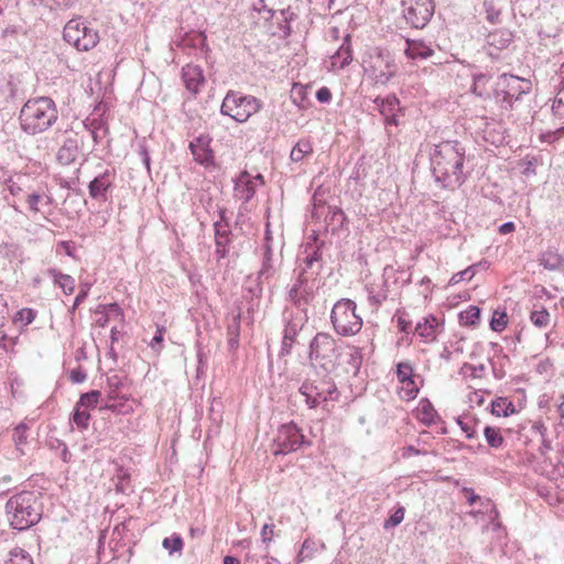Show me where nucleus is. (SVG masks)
Segmentation results:
<instances>
[{"label": "nucleus", "instance_id": "obj_1", "mask_svg": "<svg viewBox=\"0 0 564 564\" xmlns=\"http://www.w3.org/2000/svg\"><path fill=\"white\" fill-rule=\"evenodd\" d=\"M466 149L458 141H444L434 145L430 154V170L440 188L455 189L462 186L469 172L465 171Z\"/></svg>", "mask_w": 564, "mask_h": 564}, {"label": "nucleus", "instance_id": "obj_2", "mask_svg": "<svg viewBox=\"0 0 564 564\" xmlns=\"http://www.w3.org/2000/svg\"><path fill=\"white\" fill-rule=\"evenodd\" d=\"M6 516L10 527L24 531L37 524L43 516L42 496L36 491L23 490L6 503Z\"/></svg>", "mask_w": 564, "mask_h": 564}, {"label": "nucleus", "instance_id": "obj_3", "mask_svg": "<svg viewBox=\"0 0 564 564\" xmlns=\"http://www.w3.org/2000/svg\"><path fill=\"white\" fill-rule=\"evenodd\" d=\"M57 119L55 101L50 97L29 99L21 108L19 116L21 129L31 135L48 130Z\"/></svg>", "mask_w": 564, "mask_h": 564}, {"label": "nucleus", "instance_id": "obj_4", "mask_svg": "<svg viewBox=\"0 0 564 564\" xmlns=\"http://www.w3.org/2000/svg\"><path fill=\"white\" fill-rule=\"evenodd\" d=\"M531 89V80L503 73L495 82L494 97L501 109L512 110Z\"/></svg>", "mask_w": 564, "mask_h": 564}, {"label": "nucleus", "instance_id": "obj_5", "mask_svg": "<svg viewBox=\"0 0 564 564\" xmlns=\"http://www.w3.org/2000/svg\"><path fill=\"white\" fill-rule=\"evenodd\" d=\"M341 346L328 333H317L310 343V360L326 373L334 371L341 356Z\"/></svg>", "mask_w": 564, "mask_h": 564}, {"label": "nucleus", "instance_id": "obj_6", "mask_svg": "<svg viewBox=\"0 0 564 564\" xmlns=\"http://www.w3.org/2000/svg\"><path fill=\"white\" fill-rule=\"evenodd\" d=\"M262 107L261 100L251 95H243L240 91L229 90L220 106L224 116L232 118L239 123L246 122Z\"/></svg>", "mask_w": 564, "mask_h": 564}, {"label": "nucleus", "instance_id": "obj_7", "mask_svg": "<svg viewBox=\"0 0 564 564\" xmlns=\"http://www.w3.org/2000/svg\"><path fill=\"white\" fill-rule=\"evenodd\" d=\"M356 303L349 299H340L334 304L330 322L338 335L348 337L359 333L362 318L356 313Z\"/></svg>", "mask_w": 564, "mask_h": 564}, {"label": "nucleus", "instance_id": "obj_8", "mask_svg": "<svg viewBox=\"0 0 564 564\" xmlns=\"http://www.w3.org/2000/svg\"><path fill=\"white\" fill-rule=\"evenodd\" d=\"M366 72L376 85H388L398 73L394 55L388 50L376 48L370 54Z\"/></svg>", "mask_w": 564, "mask_h": 564}, {"label": "nucleus", "instance_id": "obj_9", "mask_svg": "<svg viewBox=\"0 0 564 564\" xmlns=\"http://www.w3.org/2000/svg\"><path fill=\"white\" fill-rule=\"evenodd\" d=\"M64 40L77 51L87 52L99 42L98 31L88 26L82 18L69 20L63 30Z\"/></svg>", "mask_w": 564, "mask_h": 564}, {"label": "nucleus", "instance_id": "obj_10", "mask_svg": "<svg viewBox=\"0 0 564 564\" xmlns=\"http://www.w3.org/2000/svg\"><path fill=\"white\" fill-rule=\"evenodd\" d=\"M300 393L305 397V403L310 409H315L326 401L338 398L335 382L327 376L318 381L306 380L300 387Z\"/></svg>", "mask_w": 564, "mask_h": 564}, {"label": "nucleus", "instance_id": "obj_11", "mask_svg": "<svg viewBox=\"0 0 564 564\" xmlns=\"http://www.w3.org/2000/svg\"><path fill=\"white\" fill-rule=\"evenodd\" d=\"M311 441L306 440L301 429L293 422L283 424L279 427L274 437V455H286L296 452L304 446H311Z\"/></svg>", "mask_w": 564, "mask_h": 564}, {"label": "nucleus", "instance_id": "obj_12", "mask_svg": "<svg viewBox=\"0 0 564 564\" xmlns=\"http://www.w3.org/2000/svg\"><path fill=\"white\" fill-rule=\"evenodd\" d=\"M402 15L406 23L414 29H423L435 12L433 0H401Z\"/></svg>", "mask_w": 564, "mask_h": 564}, {"label": "nucleus", "instance_id": "obj_13", "mask_svg": "<svg viewBox=\"0 0 564 564\" xmlns=\"http://www.w3.org/2000/svg\"><path fill=\"white\" fill-rule=\"evenodd\" d=\"M212 141L213 138L208 133H202L195 137L188 144L194 161L205 169L216 166Z\"/></svg>", "mask_w": 564, "mask_h": 564}, {"label": "nucleus", "instance_id": "obj_14", "mask_svg": "<svg viewBox=\"0 0 564 564\" xmlns=\"http://www.w3.org/2000/svg\"><path fill=\"white\" fill-rule=\"evenodd\" d=\"M324 241H318L317 236H313V243L307 242L304 248L305 257L297 269L303 270L311 275H319L323 270L322 247Z\"/></svg>", "mask_w": 564, "mask_h": 564}, {"label": "nucleus", "instance_id": "obj_15", "mask_svg": "<svg viewBox=\"0 0 564 564\" xmlns=\"http://www.w3.org/2000/svg\"><path fill=\"white\" fill-rule=\"evenodd\" d=\"M262 248H263L262 264H261V269L258 272V278H257L258 284H257L256 290H251L253 292V294L257 296L260 295L262 292V288H261L262 281L269 280L276 272V268H275L274 259H273V251H272V235H271V231L269 230V226L267 227V230H265L264 243H263Z\"/></svg>", "mask_w": 564, "mask_h": 564}, {"label": "nucleus", "instance_id": "obj_16", "mask_svg": "<svg viewBox=\"0 0 564 564\" xmlns=\"http://www.w3.org/2000/svg\"><path fill=\"white\" fill-rule=\"evenodd\" d=\"M115 176V170L109 169L95 176L88 184L89 196L95 200L106 202L108 199L107 194L113 186Z\"/></svg>", "mask_w": 564, "mask_h": 564}, {"label": "nucleus", "instance_id": "obj_17", "mask_svg": "<svg viewBox=\"0 0 564 564\" xmlns=\"http://www.w3.org/2000/svg\"><path fill=\"white\" fill-rule=\"evenodd\" d=\"M219 215V220L214 223L215 245L218 259H224L229 252L228 247L231 242V230L229 221L225 216V210L220 209Z\"/></svg>", "mask_w": 564, "mask_h": 564}, {"label": "nucleus", "instance_id": "obj_18", "mask_svg": "<svg viewBox=\"0 0 564 564\" xmlns=\"http://www.w3.org/2000/svg\"><path fill=\"white\" fill-rule=\"evenodd\" d=\"M182 79L186 89L193 95H197L205 84L203 69L193 64H187L182 68Z\"/></svg>", "mask_w": 564, "mask_h": 564}, {"label": "nucleus", "instance_id": "obj_19", "mask_svg": "<svg viewBox=\"0 0 564 564\" xmlns=\"http://www.w3.org/2000/svg\"><path fill=\"white\" fill-rule=\"evenodd\" d=\"M254 194L256 184L253 183L252 176L247 171L241 172L235 182V197L243 203H248Z\"/></svg>", "mask_w": 564, "mask_h": 564}, {"label": "nucleus", "instance_id": "obj_20", "mask_svg": "<svg viewBox=\"0 0 564 564\" xmlns=\"http://www.w3.org/2000/svg\"><path fill=\"white\" fill-rule=\"evenodd\" d=\"M513 41V33L508 29H500L490 32L487 35V44L489 47V55L491 57L497 56L495 51H501L507 48Z\"/></svg>", "mask_w": 564, "mask_h": 564}, {"label": "nucleus", "instance_id": "obj_21", "mask_svg": "<svg viewBox=\"0 0 564 564\" xmlns=\"http://www.w3.org/2000/svg\"><path fill=\"white\" fill-rule=\"evenodd\" d=\"M79 143L77 135L67 137L57 152L58 162L65 165L73 163L79 153Z\"/></svg>", "mask_w": 564, "mask_h": 564}, {"label": "nucleus", "instance_id": "obj_22", "mask_svg": "<svg viewBox=\"0 0 564 564\" xmlns=\"http://www.w3.org/2000/svg\"><path fill=\"white\" fill-rule=\"evenodd\" d=\"M322 218H324L325 229L332 234L343 229L347 219L343 209L337 206H330Z\"/></svg>", "mask_w": 564, "mask_h": 564}, {"label": "nucleus", "instance_id": "obj_23", "mask_svg": "<svg viewBox=\"0 0 564 564\" xmlns=\"http://www.w3.org/2000/svg\"><path fill=\"white\" fill-rule=\"evenodd\" d=\"M406 47L404 54L410 59H426L433 55V50L421 40L405 41Z\"/></svg>", "mask_w": 564, "mask_h": 564}, {"label": "nucleus", "instance_id": "obj_24", "mask_svg": "<svg viewBox=\"0 0 564 564\" xmlns=\"http://www.w3.org/2000/svg\"><path fill=\"white\" fill-rule=\"evenodd\" d=\"M438 327L437 318L433 315H429L419 322L415 326V333L424 341H433L436 338V328Z\"/></svg>", "mask_w": 564, "mask_h": 564}, {"label": "nucleus", "instance_id": "obj_25", "mask_svg": "<svg viewBox=\"0 0 564 564\" xmlns=\"http://www.w3.org/2000/svg\"><path fill=\"white\" fill-rule=\"evenodd\" d=\"M350 36L347 35L345 37L344 43L336 51V53L330 57L332 66L334 68L343 69L347 65H349L352 61V51L349 42Z\"/></svg>", "mask_w": 564, "mask_h": 564}, {"label": "nucleus", "instance_id": "obj_26", "mask_svg": "<svg viewBox=\"0 0 564 564\" xmlns=\"http://www.w3.org/2000/svg\"><path fill=\"white\" fill-rule=\"evenodd\" d=\"M301 328H302V326L295 322H289L285 325L284 336L282 339V345H281V350H280V356L290 355V352L292 350V346H293L295 338Z\"/></svg>", "mask_w": 564, "mask_h": 564}, {"label": "nucleus", "instance_id": "obj_27", "mask_svg": "<svg viewBox=\"0 0 564 564\" xmlns=\"http://www.w3.org/2000/svg\"><path fill=\"white\" fill-rule=\"evenodd\" d=\"M416 417L426 426H431L438 419L433 404L427 399H422L416 408Z\"/></svg>", "mask_w": 564, "mask_h": 564}, {"label": "nucleus", "instance_id": "obj_28", "mask_svg": "<svg viewBox=\"0 0 564 564\" xmlns=\"http://www.w3.org/2000/svg\"><path fill=\"white\" fill-rule=\"evenodd\" d=\"M47 275L53 278L54 284L58 285L66 295H69L75 291V280L69 274L62 273L55 268H50L47 270Z\"/></svg>", "mask_w": 564, "mask_h": 564}, {"label": "nucleus", "instance_id": "obj_29", "mask_svg": "<svg viewBox=\"0 0 564 564\" xmlns=\"http://www.w3.org/2000/svg\"><path fill=\"white\" fill-rule=\"evenodd\" d=\"M318 275H311L305 273L303 270L297 269V278L295 283L299 288H302V294L304 296H313L316 286Z\"/></svg>", "mask_w": 564, "mask_h": 564}, {"label": "nucleus", "instance_id": "obj_30", "mask_svg": "<svg viewBox=\"0 0 564 564\" xmlns=\"http://www.w3.org/2000/svg\"><path fill=\"white\" fill-rule=\"evenodd\" d=\"M313 153V145L308 139H300L292 148L290 159L294 163H299L307 155Z\"/></svg>", "mask_w": 564, "mask_h": 564}, {"label": "nucleus", "instance_id": "obj_31", "mask_svg": "<svg viewBox=\"0 0 564 564\" xmlns=\"http://www.w3.org/2000/svg\"><path fill=\"white\" fill-rule=\"evenodd\" d=\"M563 262V258L560 253H557L554 250H546L542 253L540 258V264L550 271H555L560 269L561 264Z\"/></svg>", "mask_w": 564, "mask_h": 564}, {"label": "nucleus", "instance_id": "obj_32", "mask_svg": "<svg viewBox=\"0 0 564 564\" xmlns=\"http://www.w3.org/2000/svg\"><path fill=\"white\" fill-rule=\"evenodd\" d=\"M101 392L99 390H90L86 393L80 394L79 400L76 402L78 408H83L89 411L98 405Z\"/></svg>", "mask_w": 564, "mask_h": 564}, {"label": "nucleus", "instance_id": "obj_33", "mask_svg": "<svg viewBox=\"0 0 564 564\" xmlns=\"http://www.w3.org/2000/svg\"><path fill=\"white\" fill-rule=\"evenodd\" d=\"M3 564H34L32 556L21 547H14L9 552V557Z\"/></svg>", "mask_w": 564, "mask_h": 564}, {"label": "nucleus", "instance_id": "obj_34", "mask_svg": "<svg viewBox=\"0 0 564 564\" xmlns=\"http://www.w3.org/2000/svg\"><path fill=\"white\" fill-rule=\"evenodd\" d=\"M484 435L487 444L492 448H500L505 443V438L498 427L487 425L484 429Z\"/></svg>", "mask_w": 564, "mask_h": 564}, {"label": "nucleus", "instance_id": "obj_35", "mask_svg": "<svg viewBox=\"0 0 564 564\" xmlns=\"http://www.w3.org/2000/svg\"><path fill=\"white\" fill-rule=\"evenodd\" d=\"M480 319V308L470 305L467 310L459 313V322L465 326H475Z\"/></svg>", "mask_w": 564, "mask_h": 564}, {"label": "nucleus", "instance_id": "obj_36", "mask_svg": "<svg viewBox=\"0 0 564 564\" xmlns=\"http://www.w3.org/2000/svg\"><path fill=\"white\" fill-rule=\"evenodd\" d=\"M313 209L311 213L312 219L319 220L324 216L325 212L332 206L321 197L318 192H315L312 197Z\"/></svg>", "mask_w": 564, "mask_h": 564}, {"label": "nucleus", "instance_id": "obj_37", "mask_svg": "<svg viewBox=\"0 0 564 564\" xmlns=\"http://www.w3.org/2000/svg\"><path fill=\"white\" fill-rule=\"evenodd\" d=\"M90 414L89 411L78 408L75 404L70 421L80 430H86L89 425Z\"/></svg>", "mask_w": 564, "mask_h": 564}, {"label": "nucleus", "instance_id": "obj_38", "mask_svg": "<svg viewBox=\"0 0 564 564\" xmlns=\"http://www.w3.org/2000/svg\"><path fill=\"white\" fill-rule=\"evenodd\" d=\"M394 112H402V109L400 108V100L395 95H389L386 97V102H381L380 115L384 119Z\"/></svg>", "mask_w": 564, "mask_h": 564}, {"label": "nucleus", "instance_id": "obj_39", "mask_svg": "<svg viewBox=\"0 0 564 564\" xmlns=\"http://www.w3.org/2000/svg\"><path fill=\"white\" fill-rule=\"evenodd\" d=\"M349 350L350 352L347 361L349 369H347V371H351L354 375H357L362 365V352L361 349L356 346H349Z\"/></svg>", "mask_w": 564, "mask_h": 564}, {"label": "nucleus", "instance_id": "obj_40", "mask_svg": "<svg viewBox=\"0 0 564 564\" xmlns=\"http://www.w3.org/2000/svg\"><path fill=\"white\" fill-rule=\"evenodd\" d=\"M530 321L534 326L539 328H544L550 323V314L544 307H542L541 310H535L531 312Z\"/></svg>", "mask_w": 564, "mask_h": 564}, {"label": "nucleus", "instance_id": "obj_41", "mask_svg": "<svg viewBox=\"0 0 564 564\" xmlns=\"http://www.w3.org/2000/svg\"><path fill=\"white\" fill-rule=\"evenodd\" d=\"M511 410V412H513V405L511 402H507L506 399H497L495 401L491 402V413L494 415H497V416H500V415H503V416H508L509 415V412L508 410Z\"/></svg>", "mask_w": 564, "mask_h": 564}, {"label": "nucleus", "instance_id": "obj_42", "mask_svg": "<svg viewBox=\"0 0 564 564\" xmlns=\"http://www.w3.org/2000/svg\"><path fill=\"white\" fill-rule=\"evenodd\" d=\"M280 15L282 17V22L280 23V30L282 31V37H289L292 33V28L290 22L294 19L295 14L290 10V8L281 10Z\"/></svg>", "mask_w": 564, "mask_h": 564}, {"label": "nucleus", "instance_id": "obj_43", "mask_svg": "<svg viewBox=\"0 0 564 564\" xmlns=\"http://www.w3.org/2000/svg\"><path fill=\"white\" fill-rule=\"evenodd\" d=\"M368 301L372 306H380L388 297L387 291H376L373 285L367 286Z\"/></svg>", "mask_w": 564, "mask_h": 564}, {"label": "nucleus", "instance_id": "obj_44", "mask_svg": "<svg viewBox=\"0 0 564 564\" xmlns=\"http://www.w3.org/2000/svg\"><path fill=\"white\" fill-rule=\"evenodd\" d=\"M28 426L24 423L19 424L12 434V438L17 445V448L21 452V454H24L22 449V445L26 443L28 435H26Z\"/></svg>", "mask_w": 564, "mask_h": 564}, {"label": "nucleus", "instance_id": "obj_45", "mask_svg": "<svg viewBox=\"0 0 564 564\" xmlns=\"http://www.w3.org/2000/svg\"><path fill=\"white\" fill-rule=\"evenodd\" d=\"M507 323L508 321L506 312L495 311L490 319V328L494 332L500 333L506 328Z\"/></svg>", "mask_w": 564, "mask_h": 564}, {"label": "nucleus", "instance_id": "obj_46", "mask_svg": "<svg viewBox=\"0 0 564 564\" xmlns=\"http://www.w3.org/2000/svg\"><path fill=\"white\" fill-rule=\"evenodd\" d=\"M163 547L169 550L170 554L181 552L183 549V540L181 535L173 534L172 536L165 538L162 543Z\"/></svg>", "mask_w": 564, "mask_h": 564}, {"label": "nucleus", "instance_id": "obj_47", "mask_svg": "<svg viewBox=\"0 0 564 564\" xmlns=\"http://www.w3.org/2000/svg\"><path fill=\"white\" fill-rule=\"evenodd\" d=\"M476 269H477V265L473 264V265L466 268L465 270L455 273L451 278L449 284L455 285L462 281H470L476 273Z\"/></svg>", "mask_w": 564, "mask_h": 564}, {"label": "nucleus", "instance_id": "obj_48", "mask_svg": "<svg viewBox=\"0 0 564 564\" xmlns=\"http://www.w3.org/2000/svg\"><path fill=\"white\" fill-rule=\"evenodd\" d=\"M401 383L402 391L404 393L403 398H405L406 400H413L419 393V387L415 383L413 377L402 381Z\"/></svg>", "mask_w": 564, "mask_h": 564}, {"label": "nucleus", "instance_id": "obj_49", "mask_svg": "<svg viewBox=\"0 0 564 564\" xmlns=\"http://www.w3.org/2000/svg\"><path fill=\"white\" fill-rule=\"evenodd\" d=\"M397 377L400 382L414 377L412 365L409 361L399 362L397 366Z\"/></svg>", "mask_w": 564, "mask_h": 564}, {"label": "nucleus", "instance_id": "obj_50", "mask_svg": "<svg viewBox=\"0 0 564 564\" xmlns=\"http://www.w3.org/2000/svg\"><path fill=\"white\" fill-rule=\"evenodd\" d=\"M406 313L404 311L398 310L394 314V318L397 319L398 328L400 332L404 334H409L411 332V321L406 317Z\"/></svg>", "mask_w": 564, "mask_h": 564}, {"label": "nucleus", "instance_id": "obj_51", "mask_svg": "<svg viewBox=\"0 0 564 564\" xmlns=\"http://www.w3.org/2000/svg\"><path fill=\"white\" fill-rule=\"evenodd\" d=\"M484 8H485V12H486V19L490 22V23H495L498 21V18L500 15V10H497L495 8V4L491 0H485L484 2Z\"/></svg>", "mask_w": 564, "mask_h": 564}, {"label": "nucleus", "instance_id": "obj_52", "mask_svg": "<svg viewBox=\"0 0 564 564\" xmlns=\"http://www.w3.org/2000/svg\"><path fill=\"white\" fill-rule=\"evenodd\" d=\"M240 311L232 315L231 322L227 326V336H239L240 337Z\"/></svg>", "mask_w": 564, "mask_h": 564}, {"label": "nucleus", "instance_id": "obj_53", "mask_svg": "<svg viewBox=\"0 0 564 564\" xmlns=\"http://www.w3.org/2000/svg\"><path fill=\"white\" fill-rule=\"evenodd\" d=\"M564 137V126L558 127L554 131H547L541 134V139L544 142L554 143Z\"/></svg>", "mask_w": 564, "mask_h": 564}, {"label": "nucleus", "instance_id": "obj_54", "mask_svg": "<svg viewBox=\"0 0 564 564\" xmlns=\"http://www.w3.org/2000/svg\"><path fill=\"white\" fill-rule=\"evenodd\" d=\"M403 519H404V508L400 507L386 521L384 528L397 527L403 521Z\"/></svg>", "mask_w": 564, "mask_h": 564}, {"label": "nucleus", "instance_id": "obj_55", "mask_svg": "<svg viewBox=\"0 0 564 564\" xmlns=\"http://www.w3.org/2000/svg\"><path fill=\"white\" fill-rule=\"evenodd\" d=\"M116 477L118 479V482L116 484L117 490L120 491V492H124L126 489H127L126 488V482H128L129 479H130L129 473L120 467L117 470Z\"/></svg>", "mask_w": 564, "mask_h": 564}, {"label": "nucleus", "instance_id": "obj_56", "mask_svg": "<svg viewBox=\"0 0 564 564\" xmlns=\"http://www.w3.org/2000/svg\"><path fill=\"white\" fill-rule=\"evenodd\" d=\"M89 292V284H80V289L78 294L75 297L74 304L70 308V313H74L75 310L87 299Z\"/></svg>", "mask_w": 564, "mask_h": 564}, {"label": "nucleus", "instance_id": "obj_57", "mask_svg": "<svg viewBox=\"0 0 564 564\" xmlns=\"http://www.w3.org/2000/svg\"><path fill=\"white\" fill-rule=\"evenodd\" d=\"M68 377L72 383L78 384L83 383L87 379V372L80 366H78L77 368L70 370Z\"/></svg>", "mask_w": 564, "mask_h": 564}, {"label": "nucleus", "instance_id": "obj_58", "mask_svg": "<svg viewBox=\"0 0 564 564\" xmlns=\"http://www.w3.org/2000/svg\"><path fill=\"white\" fill-rule=\"evenodd\" d=\"M456 422L460 426L462 431L465 433L468 440H471L477 436V433L474 426L471 425V421L467 422L462 417H457Z\"/></svg>", "mask_w": 564, "mask_h": 564}, {"label": "nucleus", "instance_id": "obj_59", "mask_svg": "<svg viewBox=\"0 0 564 564\" xmlns=\"http://www.w3.org/2000/svg\"><path fill=\"white\" fill-rule=\"evenodd\" d=\"M96 313H107L108 315L116 314L117 316H121L122 315V311H121L120 306L117 303H111V304H108V305L100 304L97 307Z\"/></svg>", "mask_w": 564, "mask_h": 564}, {"label": "nucleus", "instance_id": "obj_60", "mask_svg": "<svg viewBox=\"0 0 564 564\" xmlns=\"http://www.w3.org/2000/svg\"><path fill=\"white\" fill-rule=\"evenodd\" d=\"M108 388L113 391H120L123 387V379L117 373L110 375L107 377Z\"/></svg>", "mask_w": 564, "mask_h": 564}, {"label": "nucleus", "instance_id": "obj_61", "mask_svg": "<svg viewBox=\"0 0 564 564\" xmlns=\"http://www.w3.org/2000/svg\"><path fill=\"white\" fill-rule=\"evenodd\" d=\"M18 315L21 322H23L25 325H29L35 319L36 312L32 308H23L18 313Z\"/></svg>", "mask_w": 564, "mask_h": 564}, {"label": "nucleus", "instance_id": "obj_62", "mask_svg": "<svg viewBox=\"0 0 564 564\" xmlns=\"http://www.w3.org/2000/svg\"><path fill=\"white\" fill-rule=\"evenodd\" d=\"M43 196L37 193H32L28 195L26 203L29 205L30 210L37 213L40 212L39 203L42 202Z\"/></svg>", "mask_w": 564, "mask_h": 564}, {"label": "nucleus", "instance_id": "obj_63", "mask_svg": "<svg viewBox=\"0 0 564 564\" xmlns=\"http://www.w3.org/2000/svg\"><path fill=\"white\" fill-rule=\"evenodd\" d=\"M139 155L141 156V161H142L143 165L145 166L148 172H150V170H151V158H150L149 150H148V148H147L144 142L139 145Z\"/></svg>", "mask_w": 564, "mask_h": 564}, {"label": "nucleus", "instance_id": "obj_64", "mask_svg": "<svg viewBox=\"0 0 564 564\" xmlns=\"http://www.w3.org/2000/svg\"><path fill=\"white\" fill-rule=\"evenodd\" d=\"M274 524L265 523L261 529V541L263 543H270L273 540V532Z\"/></svg>", "mask_w": 564, "mask_h": 564}]
</instances>
